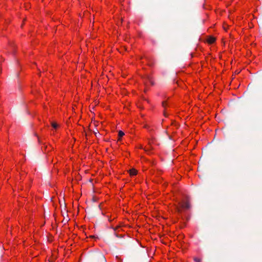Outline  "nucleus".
Returning a JSON list of instances; mask_svg holds the SVG:
<instances>
[{
    "label": "nucleus",
    "instance_id": "5",
    "mask_svg": "<svg viewBox=\"0 0 262 262\" xmlns=\"http://www.w3.org/2000/svg\"><path fill=\"white\" fill-rule=\"evenodd\" d=\"M114 235H115L117 237L121 238V237H123V235H122V234L119 235V234H118L116 232L117 228H114Z\"/></svg>",
    "mask_w": 262,
    "mask_h": 262
},
{
    "label": "nucleus",
    "instance_id": "7",
    "mask_svg": "<svg viewBox=\"0 0 262 262\" xmlns=\"http://www.w3.org/2000/svg\"><path fill=\"white\" fill-rule=\"evenodd\" d=\"M124 135V133L122 130H119L118 133V136H119V140H120V138L122 137Z\"/></svg>",
    "mask_w": 262,
    "mask_h": 262
},
{
    "label": "nucleus",
    "instance_id": "1",
    "mask_svg": "<svg viewBox=\"0 0 262 262\" xmlns=\"http://www.w3.org/2000/svg\"><path fill=\"white\" fill-rule=\"evenodd\" d=\"M91 262H106L104 255L101 252L93 254L90 257Z\"/></svg>",
    "mask_w": 262,
    "mask_h": 262
},
{
    "label": "nucleus",
    "instance_id": "11",
    "mask_svg": "<svg viewBox=\"0 0 262 262\" xmlns=\"http://www.w3.org/2000/svg\"><path fill=\"white\" fill-rule=\"evenodd\" d=\"M95 135H96V136H97V135H98V133H95Z\"/></svg>",
    "mask_w": 262,
    "mask_h": 262
},
{
    "label": "nucleus",
    "instance_id": "8",
    "mask_svg": "<svg viewBox=\"0 0 262 262\" xmlns=\"http://www.w3.org/2000/svg\"><path fill=\"white\" fill-rule=\"evenodd\" d=\"M194 260L195 262H201V259L200 258H197V257H194Z\"/></svg>",
    "mask_w": 262,
    "mask_h": 262
},
{
    "label": "nucleus",
    "instance_id": "6",
    "mask_svg": "<svg viewBox=\"0 0 262 262\" xmlns=\"http://www.w3.org/2000/svg\"><path fill=\"white\" fill-rule=\"evenodd\" d=\"M51 124L52 126L55 129L57 128L58 126V125L56 122H52Z\"/></svg>",
    "mask_w": 262,
    "mask_h": 262
},
{
    "label": "nucleus",
    "instance_id": "2",
    "mask_svg": "<svg viewBox=\"0 0 262 262\" xmlns=\"http://www.w3.org/2000/svg\"><path fill=\"white\" fill-rule=\"evenodd\" d=\"M181 206L182 208L188 209L190 207V205L188 202H185L182 203Z\"/></svg>",
    "mask_w": 262,
    "mask_h": 262
},
{
    "label": "nucleus",
    "instance_id": "9",
    "mask_svg": "<svg viewBox=\"0 0 262 262\" xmlns=\"http://www.w3.org/2000/svg\"><path fill=\"white\" fill-rule=\"evenodd\" d=\"M147 79L148 80L149 82L151 84H153V82H152V81H151V80L149 76H148V77H147Z\"/></svg>",
    "mask_w": 262,
    "mask_h": 262
},
{
    "label": "nucleus",
    "instance_id": "10",
    "mask_svg": "<svg viewBox=\"0 0 262 262\" xmlns=\"http://www.w3.org/2000/svg\"><path fill=\"white\" fill-rule=\"evenodd\" d=\"M166 105H167V104H166V102L163 101V102H162V106H163L164 107H166Z\"/></svg>",
    "mask_w": 262,
    "mask_h": 262
},
{
    "label": "nucleus",
    "instance_id": "3",
    "mask_svg": "<svg viewBox=\"0 0 262 262\" xmlns=\"http://www.w3.org/2000/svg\"><path fill=\"white\" fill-rule=\"evenodd\" d=\"M215 39L214 37H213L212 36H210L208 37V38L207 39V42L209 43H212L215 41Z\"/></svg>",
    "mask_w": 262,
    "mask_h": 262
},
{
    "label": "nucleus",
    "instance_id": "12",
    "mask_svg": "<svg viewBox=\"0 0 262 262\" xmlns=\"http://www.w3.org/2000/svg\"><path fill=\"white\" fill-rule=\"evenodd\" d=\"M47 147V146H45V148H46Z\"/></svg>",
    "mask_w": 262,
    "mask_h": 262
},
{
    "label": "nucleus",
    "instance_id": "4",
    "mask_svg": "<svg viewBox=\"0 0 262 262\" xmlns=\"http://www.w3.org/2000/svg\"><path fill=\"white\" fill-rule=\"evenodd\" d=\"M137 171L135 169L129 170V173L131 176H135L137 174Z\"/></svg>",
    "mask_w": 262,
    "mask_h": 262
}]
</instances>
